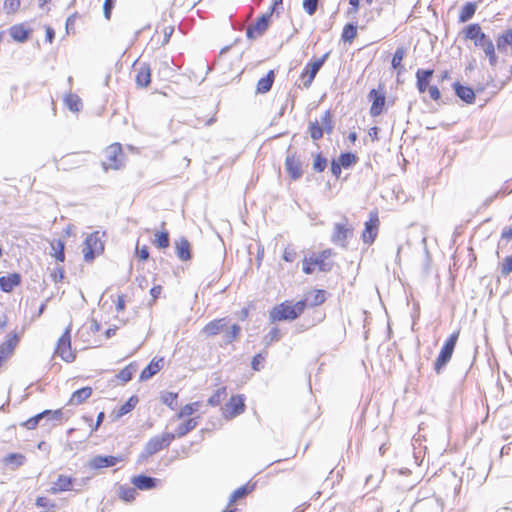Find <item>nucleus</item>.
<instances>
[{
	"label": "nucleus",
	"instance_id": "nucleus-1",
	"mask_svg": "<svg viewBox=\"0 0 512 512\" xmlns=\"http://www.w3.org/2000/svg\"><path fill=\"white\" fill-rule=\"evenodd\" d=\"M465 37L474 42L476 47L483 50L485 56L489 60V64L495 67L498 63V57L495 52V45L491 38H489L477 23L468 25L465 30Z\"/></svg>",
	"mask_w": 512,
	"mask_h": 512
},
{
	"label": "nucleus",
	"instance_id": "nucleus-2",
	"mask_svg": "<svg viewBox=\"0 0 512 512\" xmlns=\"http://www.w3.org/2000/svg\"><path fill=\"white\" fill-rule=\"evenodd\" d=\"M241 327L234 323L231 324L228 318L215 319L209 322L203 329L208 336L221 335L225 344L232 343L239 335Z\"/></svg>",
	"mask_w": 512,
	"mask_h": 512
},
{
	"label": "nucleus",
	"instance_id": "nucleus-3",
	"mask_svg": "<svg viewBox=\"0 0 512 512\" xmlns=\"http://www.w3.org/2000/svg\"><path fill=\"white\" fill-rule=\"evenodd\" d=\"M306 308V302L297 301L294 304L283 302L272 308L269 313L271 322L294 320L299 317Z\"/></svg>",
	"mask_w": 512,
	"mask_h": 512
},
{
	"label": "nucleus",
	"instance_id": "nucleus-4",
	"mask_svg": "<svg viewBox=\"0 0 512 512\" xmlns=\"http://www.w3.org/2000/svg\"><path fill=\"white\" fill-rule=\"evenodd\" d=\"M174 439H175L174 433H168V432L163 433L162 435H157V436L152 437L147 442L142 454L139 456V461H143V460L147 459L149 456L168 447Z\"/></svg>",
	"mask_w": 512,
	"mask_h": 512
},
{
	"label": "nucleus",
	"instance_id": "nucleus-5",
	"mask_svg": "<svg viewBox=\"0 0 512 512\" xmlns=\"http://www.w3.org/2000/svg\"><path fill=\"white\" fill-rule=\"evenodd\" d=\"M124 154L121 146L118 143L112 144L105 150V160L103 161V168L119 169L123 165Z\"/></svg>",
	"mask_w": 512,
	"mask_h": 512
},
{
	"label": "nucleus",
	"instance_id": "nucleus-6",
	"mask_svg": "<svg viewBox=\"0 0 512 512\" xmlns=\"http://www.w3.org/2000/svg\"><path fill=\"white\" fill-rule=\"evenodd\" d=\"M329 53H325L321 58L316 59L306 65L305 69L301 74V78L304 80L303 85L305 88H309L316 77L319 70L327 60Z\"/></svg>",
	"mask_w": 512,
	"mask_h": 512
},
{
	"label": "nucleus",
	"instance_id": "nucleus-7",
	"mask_svg": "<svg viewBox=\"0 0 512 512\" xmlns=\"http://www.w3.org/2000/svg\"><path fill=\"white\" fill-rule=\"evenodd\" d=\"M101 251H103V244L98 238L97 234L88 235L83 248L85 261H92L95 258V255Z\"/></svg>",
	"mask_w": 512,
	"mask_h": 512
},
{
	"label": "nucleus",
	"instance_id": "nucleus-8",
	"mask_svg": "<svg viewBox=\"0 0 512 512\" xmlns=\"http://www.w3.org/2000/svg\"><path fill=\"white\" fill-rule=\"evenodd\" d=\"M272 11L269 13L262 14L256 21L255 24L250 25L247 28L246 36L248 39H256L264 34L269 27L270 18Z\"/></svg>",
	"mask_w": 512,
	"mask_h": 512
},
{
	"label": "nucleus",
	"instance_id": "nucleus-9",
	"mask_svg": "<svg viewBox=\"0 0 512 512\" xmlns=\"http://www.w3.org/2000/svg\"><path fill=\"white\" fill-rule=\"evenodd\" d=\"M63 413L60 409L58 410H45L34 417H31L27 421L23 423V426L29 430L35 429L39 422L43 419L47 421H59L62 417Z\"/></svg>",
	"mask_w": 512,
	"mask_h": 512
},
{
	"label": "nucleus",
	"instance_id": "nucleus-10",
	"mask_svg": "<svg viewBox=\"0 0 512 512\" xmlns=\"http://www.w3.org/2000/svg\"><path fill=\"white\" fill-rule=\"evenodd\" d=\"M135 66V82L137 87L146 88L151 83V68L147 63H136Z\"/></svg>",
	"mask_w": 512,
	"mask_h": 512
},
{
	"label": "nucleus",
	"instance_id": "nucleus-11",
	"mask_svg": "<svg viewBox=\"0 0 512 512\" xmlns=\"http://www.w3.org/2000/svg\"><path fill=\"white\" fill-rule=\"evenodd\" d=\"M368 98L372 101L370 108L371 116L376 117L381 115L384 111L386 102L385 93L376 89H372L368 94Z\"/></svg>",
	"mask_w": 512,
	"mask_h": 512
},
{
	"label": "nucleus",
	"instance_id": "nucleus-12",
	"mask_svg": "<svg viewBox=\"0 0 512 512\" xmlns=\"http://www.w3.org/2000/svg\"><path fill=\"white\" fill-rule=\"evenodd\" d=\"M75 480L66 475H59L56 481H54L49 489L51 494H58L65 491H79V489L74 488Z\"/></svg>",
	"mask_w": 512,
	"mask_h": 512
},
{
	"label": "nucleus",
	"instance_id": "nucleus-13",
	"mask_svg": "<svg viewBox=\"0 0 512 512\" xmlns=\"http://www.w3.org/2000/svg\"><path fill=\"white\" fill-rule=\"evenodd\" d=\"M121 460H122L121 457H115V456H111V455H108V456L97 455V456L93 457L88 462V466L91 469L98 470V469H102V468H106V467H113Z\"/></svg>",
	"mask_w": 512,
	"mask_h": 512
},
{
	"label": "nucleus",
	"instance_id": "nucleus-14",
	"mask_svg": "<svg viewBox=\"0 0 512 512\" xmlns=\"http://www.w3.org/2000/svg\"><path fill=\"white\" fill-rule=\"evenodd\" d=\"M285 168L293 180H297L302 176V165L296 156L288 154L285 160Z\"/></svg>",
	"mask_w": 512,
	"mask_h": 512
},
{
	"label": "nucleus",
	"instance_id": "nucleus-15",
	"mask_svg": "<svg viewBox=\"0 0 512 512\" xmlns=\"http://www.w3.org/2000/svg\"><path fill=\"white\" fill-rule=\"evenodd\" d=\"M378 222L377 216H371L370 220L365 223V229L362 234L365 243L371 244L374 242L378 232Z\"/></svg>",
	"mask_w": 512,
	"mask_h": 512
},
{
	"label": "nucleus",
	"instance_id": "nucleus-16",
	"mask_svg": "<svg viewBox=\"0 0 512 512\" xmlns=\"http://www.w3.org/2000/svg\"><path fill=\"white\" fill-rule=\"evenodd\" d=\"M164 366V359L154 358L141 372L140 381H146L158 373Z\"/></svg>",
	"mask_w": 512,
	"mask_h": 512
},
{
	"label": "nucleus",
	"instance_id": "nucleus-17",
	"mask_svg": "<svg viewBox=\"0 0 512 512\" xmlns=\"http://www.w3.org/2000/svg\"><path fill=\"white\" fill-rule=\"evenodd\" d=\"M434 71L431 69H418L416 72L417 89L420 93H424L430 86L429 82Z\"/></svg>",
	"mask_w": 512,
	"mask_h": 512
},
{
	"label": "nucleus",
	"instance_id": "nucleus-18",
	"mask_svg": "<svg viewBox=\"0 0 512 512\" xmlns=\"http://www.w3.org/2000/svg\"><path fill=\"white\" fill-rule=\"evenodd\" d=\"M21 283V276L18 273H11L7 276L0 277V289L3 292H11L14 287Z\"/></svg>",
	"mask_w": 512,
	"mask_h": 512
},
{
	"label": "nucleus",
	"instance_id": "nucleus-19",
	"mask_svg": "<svg viewBox=\"0 0 512 512\" xmlns=\"http://www.w3.org/2000/svg\"><path fill=\"white\" fill-rule=\"evenodd\" d=\"M157 479L146 476V475H137L134 476L131 480L132 484L135 486V488L139 490H149L156 486Z\"/></svg>",
	"mask_w": 512,
	"mask_h": 512
},
{
	"label": "nucleus",
	"instance_id": "nucleus-20",
	"mask_svg": "<svg viewBox=\"0 0 512 512\" xmlns=\"http://www.w3.org/2000/svg\"><path fill=\"white\" fill-rule=\"evenodd\" d=\"M455 94L465 103L471 104L475 100V93L472 88L463 86L459 82L453 84Z\"/></svg>",
	"mask_w": 512,
	"mask_h": 512
},
{
	"label": "nucleus",
	"instance_id": "nucleus-21",
	"mask_svg": "<svg viewBox=\"0 0 512 512\" xmlns=\"http://www.w3.org/2000/svg\"><path fill=\"white\" fill-rule=\"evenodd\" d=\"M92 395L91 387H83L72 393L68 405L77 406L84 403Z\"/></svg>",
	"mask_w": 512,
	"mask_h": 512
},
{
	"label": "nucleus",
	"instance_id": "nucleus-22",
	"mask_svg": "<svg viewBox=\"0 0 512 512\" xmlns=\"http://www.w3.org/2000/svg\"><path fill=\"white\" fill-rule=\"evenodd\" d=\"M349 232L350 230L346 227L345 224L336 223L334 226V232L331 237L332 242L344 247Z\"/></svg>",
	"mask_w": 512,
	"mask_h": 512
},
{
	"label": "nucleus",
	"instance_id": "nucleus-23",
	"mask_svg": "<svg viewBox=\"0 0 512 512\" xmlns=\"http://www.w3.org/2000/svg\"><path fill=\"white\" fill-rule=\"evenodd\" d=\"M175 249L177 257L182 261L191 259L190 243L182 237L175 242Z\"/></svg>",
	"mask_w": 512,
	"mask_h": 512
},
{
	"label": "nucleus",
	"instance_id": "nucleus-24",
	"mask_svg": "<svg viewBox=\"0 0 512 512\" xmlns=\"http://www.w3.org/2000/svg\"><path fill=\"white\" fill-rule=\"evenodd\" d=\"M325 295L326 292L324 290H313L307 293L305 298L303 300H300V302H306V306H318L325 301Z\"/></svg>",
	"mask_w": 512,
	"mask_h": 512
},
{
	"label": "nucleus",
	"instance_id": "nucleus-25",
	"mask_svg": "<svg viewBox=\"0 0 512 512\" xmlns=\"http://www.w3.org/2000/svg\"><path fill=\"white\" fill-rule=\"evenodd\" d=\"M496 47L500 53H506L512 47V28L507 29L496 39Z\"/></svg>",
	"mask_w": 512,
	"mask_h": 512
},
{
	"label": "nucleus",
	"instance_id": "nucleus-26",
	"mask_svg": "<svg viewBox=\"0 0 512 512\" xmlns=\"http://www.w3.org/2000/svg\"><path fill=\"white\" fill-rule=\"evenodd\" d=\"M20 333H9L0 345V352H13L20 341Z\"/></svg>",
	"mask_w": 512,
	"mask_h": 512
},
{
	"label": "nucleus",
	"instance_id": "nucleus-27",
	"mask_svg": "<svg viewBox=\"0 0 512 512\" xmlns=\"http://www.w3.org/2000/svg\"><path fill=\"white\" fill-rule=\"evenodd\" d=\"M275 79L274 71L270 70L265 77H262L258 80L256 86L257 93H267L272 88L273 82Z\"/></svg>",
	"mask_w": 512,
	"mask_h": 512
},
{
	"label": "nucleus",
	"instance_id": "nucleus-28",
	"mask_svg": "<svg viewBox=\"0 0 512 512\" xmlns=\"http://www.w3.org/2000/svg\"><path fill=\"white\" fill-rule=\"evenodd\" d=\"M11 38L17 42H25L29 37V30L23 25H14L9 29Z\"/></svg>",
	"mask_w": 512,
	"mask_h": 512
},
{
	"label": "nucleus",
	"instance_id": "nucleus-29",
	"mask_svg": "<svg viewBox=\"0 0 512 512\" xmlns=\"http://www.w3.org/2000/svg\"><path fill=\"white\" fill-rule=\"evenodd\" d=\"M139 399L137 396L133 395L131 396L126 403H124L117 411L115 415V420L120 419L122 416L126 415L127 413L131 412L135 406L138 404Z\"/></svg>",
	"mask_w": 512,
	"mask_h": 512
},
{
	"label": "nucleus",
	"instance_id": "nucleus-30",
	"mask_svg": "<svg viewBox=\"0 0 512 512\" xmlns=\"http://www.w3.org/2000/svg\"><path fill=\"white\" fill-rule=\"evenodd\" d=\"M255 488V484H245L239 488H237L230 496L229 504L235 503L237 500L245 497L249 493H251Z\"/></svg>",
	"mask_w": 512,
	"mask_h": 512
},
{
	"label": "nucleus",
	"instance_id": "nucleus-31",
	"mask_svg": "<svg viewBox=\"0 0 512 512\" xmlns=\"http://www.w3.org/2000/svg\"><path fill=\"white\" fill-rule=\"evenodd\" d=\"M227 407L231 409L232 416L241 414L245 407L244 398L240 395L233 396L227 404Z\"/></svg>",
	"mask_w": 512,
	"mask_h": 512
},
{
	"label": "nucleus",
	"instance_id": "nucleus-32",
	"mask_svg": "<svg viewBox=\"0 0 512 512\" xmlns=\"http://www.w3.org/2000/svg\"><path fill=\"white\" fill-rule=\"evenodd\" d=\"M477 6L473 2H467L461 9L459 14V22L465 23L469 21L475 14Z\"/></svg>",
	"mask_w": 512,
	"mask_h": 512
},
{
	"label": "nucleus",
	"instance_id": "nucleus-33",
	"mask_svg": "<svg viewBox=\"0 0 512 512\" xmlns=\"http://www.w3.org/2000/svg\"><path fill=\"white\" fill-rule=\"evenodd\" d=\"M198 422H197V419L196 418H190L188 419L187 421L183 422L182 424H180L177 429H176V433L174 434L175 437H183L185 436L187 433H189L190 431H192L193 429L196 428Z\"/></svg>",
	"mask_w": 512,
	"mask_h": 512
},
{
	"label": "nucleus",
	"instance_id": "nucleus-34",
	"mask_svg": "<svg viewBox=\"0 0 512 512\" xmlns=\"http://www.w3.org/2000/svg\"><path fill=\"white\" fill-rule=\"evenodd\" d=\"M25 456L20 453H11L4 459L6 465L11 466V469L15 470L25 463Z\"/></svg>",
	"mask_w": 512,
	"mask_h": 512
},
{
	"label": "nucleus",
	"instance_id": "nucleus-35",
	"mask_svg": "<svg viewBox=\"0 0 512 512\" xmlns=\"http://www.w3.org/2000/svg\"><path fill=\"white\" fill-rule=\"evenodd\" d=\"M70 349H71L70 330L66 329L65 332L58 339L54 352H66L67 350H70Z\"/></svg>",
	"mask_w": 512,
	"mask_h": 512
},
{
	"label": "nucleus",
	"instance_id": "nucleus-36",
	"mask_svg": "<svg viewBox=\"0 0 512 512\" xmlns=\"http://www.w3.org/2000/svg\"><path fill=\"white\" fill-rule=\"evenodd\" d=\"M357 36V24L348 23L344 26L341 38L344 42L351 43Z\"/></svg>",
	"mask_w": 512,
	"mask_h": 512
},
{
	"label": "nucleus",
	"instance_id": "nucleus-37",
	"mask_svg": "<svg viewBox=\"0 0 512 512\" xmlns=\"http://www.w3.org/2000/svg\"><path fill=\"white\" fill-rule=\"evenodd\" d=\"M138 370V365L135 363H131L127 365L124 369H122L117 377L123 382L126 383L132 379L133 374Z\"/></svg>",
	"mask_w": 512,
	"mask_h": 512
},
{
	"label": "nucleus",
	"instance_id": "nucleus-38",
	"mask_svg": "<svg viewBox=\"0 0 512 512\" xmlns=\"http://www.w3.org/2000/svg\"><path fill=\"white\" fill-rule=\"evenodd\" d=\"M64 102L66 106L73 112H78L81 107V99L76 94H69L65 97Z\"/></svg>",
	"mask_w": 512,
	"mask_h": 512
},
{
	"label": "nucleus",
	"instance_id": "nucleus-39",
	"mask_svg": "<svg viewBox=\"0 0 512 512\" xmlns=\"http://www.w3.org/2000/svg\"><path fill=\"white\" fill-rule=\"evenodd\" d=\"M153 243L160 249H165L169 247V233L167 231L156 232L155 240L153 241Z\"/></svg>",
	"mask_w": 512,
	"mask_h": 512
},
{
	"label": "nucleus",
	"instance_id": "nucleus-40",
	"mask_svg": "<svg viewBox=\"0 0 512 512\" xmlns=\"http://www.w3.org/2000/svg\"><path fill=\"white\" fill-rule=\"evenodd\" d=\"M64 243L61 240L53 242L51 248L53 253L51 255L56 258L57 261L63 262L65 260Z\"/></svg>",
	"mask_w": 512,
	"mask_h": 512
},
{
	"label": "nucleus",
	"instance_id": "nucleus-41",
	"mask_svg": "<svg viewBox=\"0 0 512 512\" xmlns=\"http://www.w3.org/2000/svg\"><path fill=\"white\" fill-rule=\"evenodd\" d=\"M320 126L323 128V132L331 133L333 130L332 115L329 110L325 111L321 116Z\"/></svg>",
	"mask_w": 512,
	"mask_h": 512
},
{
	"label": "nucleus",
	"instance_id": "nucleus-42",
	"mask_svg": "<svg viewBox=\"0 0 512 512\" xmlns=\"http://www.w3.org/2000/svg\"><path fill=\"white\" fill-rule=\"evenodd\" d=\"M309 133L314 141H317L323 137V128L320 126L318 121L309 123Z\"/></svg>",
	"mask_w": 512,
	"mask_h": 512
},
{
	"label": "nucleus",
	"instance_id": "nucleus-43",
	"mask_svg": "<svg viewBox=\"0 0 512 512\" xmlns=\"http://www.w3.org/2000/svg\"><path fill=\"white\" fill-rule=\"evenodd\" d=\"M226 388L222 387L215 391V393L208 399V404L211 406L219 405L226 397Z\"/></svg>",
	"mask_w": 512,
	"mask_h": 512
},
{
	"label": "nucleus",
	"instance_id": "nucleus-44",
	"mask_svg": "<svg viewBox=\"0 0 512 512\" xmlns=\"http://www.w3.org/2000/svg\"><path fill=\"white\" fill-rule=\"evenodd\" d=\"M405 57L404 47H398L393 55L391 65L394 69L402 68V61Z\"/></svg>",
	"mask_w": 512,
	"mask_h": 512
},
{
	"label": "nucleus",
	"instance_id": "nucleus-45",
	"mask_svg": "<svg viewBox=\"0 0 512 512\" xmlns=\"http://www.w3.org/2000/svg\"><path fill=\"white\" fill-rule=\"evenodd\" d=\"M338 162L344 168H349L356 162V156L353 153L345 152L339 156Z\"/></svg>",
	"mask_w": 512,
	"mask_h": 512
},
{
	"label": "nucleus",
	"instance_id": "nucleus-46",
	"mask_svg": "<svg viewBox=\"0 0 512 512\" xmlns=\"http://www.w3.org/2000/svg\"><path fill=\"white\" fill-rule=\"evenodd\" d=\"M199 407V402H194V403H191V404H187L185 406H183L179 413L177 414V418H184V417H188L190 415H192L195 411H197Z\"/></svg>",
	"mask_w": 512,
	"mask_h": 512
},
{
	"label": "nucleus",
	"instance_id": "nucleus-47",
	"mask_svg": "<svg viewBox=\"0 0 512 512\" xmlns=\"http://www.w3.org/2000/svg\"><path fill=\"white\" fill-rule=\"evenodd\" d=\"M137 494L136 489L132 487H121L120 488V497L125 501H132L135 499V495Z\"/></svg>",
	"mask_w": 512,
	"mask_h": 512
},
{
	"label": "nucleus",
	"instance_id": "nucleus-48",
	"mask_svg": "<svg viewBox=\"0 0 512 512\" xmlns=\"http://www.w3.org/2000/svg\"><path fill=\"white\" fill-rule=\"evenodd\" d=\"M313 263L319 268L320 271L323 272H328L332 268V263L327 262L322 256H317L314 258Z\"/></svg>",
	"mask_w": 512,
	"mask_h": 512
},
{
	"label": "nucleus",
	"instance_id": "nucleus-49",
	"mask_svg": "<svg viewBox=\"0 0 512 512\" xmlns=\"http://www.w3.org/2000/svg\"><path fill=\"white\" fill-rule=\"evenodd\" d=\"M327 167V160L324 158L321 154H317L315 156L314 162H313V169L316 172H323L325 168Z\"/></svg>",
	"mask_w": 512,
	"mask_h": 512
},
{
	"label": "nucleus",
	"instance_id": "nucleus-50",
	"mask_svg": "<svg viewBox=\"0 0 512 512\" xmlns=\"http://www.w3.org/2000/svg\"><path fill=\"white\" fill-rule=\"evenodd\" d=\"M162 402L169 406L171 409H175L177 394L173 392H165L162 397Z\"/></svg>",
	"mask_w": 512,
	"mask_h": 512
},
{
	"label": "nucleus",
	"instance_id": "nucleus-51",
	"mask_svg": "<svg viewBox=\"0 0 512 512\" xmlns=\"http://www.w3.org/2000/svg\"><path fill=\"white\" fill-rule=\"evenodd\" d=\"M303 9L305 12L312 16L316 13L318 8V0H303Z\"/></svg>",
	"mask_w": 512,
	"mask_h": 512
},
{
	"label": "nucleus",
	"instance_id": "nucleus-52",
	"mask_svg": "<svg viewBox=\"0 0 512 512\" xmlns=\"http://www.w3.org/2000/svg\"><path fill=\"white\" fill-rule=\"evenodd\" d=\"M452 354H439L434 368L437 373H440V370L450 361Z\"/></svg>",
	"mask_w": 512,
	"mask_h": 512
},
{
	"label": "nucleus",
	"instance_id": "nucleus-53",
	"mask_svg": "<svg viewBox=\"0 0 512 512\" xmlns=\"http://www.w3.org/2000/svg\"><path fill=\"white\" fill-rule=\"evenodd\" d=\"M458 339V334H452L450 337L446 340L445 344L441 348L440 352H453L456 342Z\"/></svg>",
	"mask_w": 512,
	"mask_h": 512
},
{
	"label": "nucleus",
	"instance_id": "nucleus-54",
	"mask_svg": "<svg viewBox=\"0 0 512 512\" xmlns=\"http://www.w3.org/2000/svg\"><path fill=\"white\" fill-rule=\"evenodd\" d=\"M512 273V255L507 256L501 264L502 276H507Z\"/></svg>",
	"mask_w": 512,
	"mask_h": 512
},
{
	"label": "nucleus",
	"instance_id": "nucleus-55",
	"mask_svg": "<svg viewBox=\"0 0 512 512\" xmlns=\"http://www.w3.org/2000/svg\"><path fill=\"white\" fill-rule=\"evenodd\" d=\"M264 357L263 354H256L252 359L251 365L253 370L259 371L264 367Z\"/></svg>",
	"mask_w": 512,
	"mask_h": 512
},
{
	"label": "nucleus",
	"instance_id": "nucleus-56",
	"mask_svg": "<svg viewBox=\"0 0 512 512\" xmlns=\"http://www.w3.org/2000/svg\"><path fill=\"white\" fill-rule=\"evenodd\" d=\"M4 7L10 13H15L20 7V0H5Z\"/></svg>",
	"mask_w": 512,
	"mask_h": 512
},
{
	"label": "nucleus",
	"instance_id": "nucleus-57",
	"mask_svg": "<svg viewBox=\"0 0 512 512\" xmlns=\"http://www.w3.org/2000/svg\"><path fill=\"white\" fill-rule=\"evenodd\" d=\"M115 1L116 0H105L104 1L103 11H104V16L107 20H109L111 17V13H112V9L114 7Z\"/></svg>",
	"mask_w": 512,
	"mask_h": 512
},
{
	"label": "nucleus",
	"instance_id": "nucleus-58",
	"mask_svg": "<svg viewBox=\"0 0 512 512\" xmlns=\"http://www.w3.org/2000/svg\"><path fill=\"white\" fill-rule=\"evenodd\" d=\"M36 505L40 508H46L51 509L55 507V504L52 503L48 498L46 497H38L36 499Z\"/></svg>",
	"mask_w": 512,
	"mask_h": 512
},
{
	"label": "nucleus",
	"instance_id": "nucleus-59",
	"mask_svg": "<svg viewBox=\"0 0 512 512\" xmlns=\"http://www.w3.org/2000/svg\"><path fill=\"white\" fill-rule=\"evenodd\" d=\"M314 263H313V258H310V259H307L305 258L303 260V267H302V270L305 274H311L313 273L314 271Z\"/></svg>",
	"mask_w": 512,
	"mask_h": 512
},
{
	"label": "nucleus",
	"instance_id": "nucleus-60",
	"mask_svg": "<svg viewBox=\"0 0 512 512\" xmlns=\"http://www.w3.org/2000/svg\"><path fill=\"white\" fill-rule=\"evenodd\" d=\"M297 253L294 249L287 247L283 253V259L286 262H293L296 259Z\"/></svg>",
	"mask_w": 512,
	"mask_h": 512
},
{
	"label": "nucleus",
	"instance_id": "nucleus-61",
	"mask_svg": "<svg viewBox=\"0 0 512 512\" xmlns=\"http://www.w3.org/2000/svg\"><path fill=\"white\" fill-rule=\"evenodd\" d=\"M51 277L54 282L61 281L64 278V270L62 267H56L51 273Z\"/></svg>",
	"mask_w": 512,
	"mask_h": 512
},
{
	"label": "nucleus",
	"instance_id": "nucleus-62",
	"mask_svg": "<svg viewBox=\"0 0 512 512\" xmlns=\"http://www.w3.org/2000/svg\"><path fill=\"white\" fill-rule=\"evenodd\" d=\"M136 253L140 260L146 261L149 258V250L147 246H143L142 248L136 247Z\"/></svg>",
	"mask_w": 512,
	"mask_h": 512
},
{
	"label": "nucleus",
	"instance_id": "nucleus-63",
	"mask_svg": "<svg viewBox=\"0 0 512 512\" xmlns=\"http://www.w3.org/2000/svg\"><path fill=\"white\" fill-rule=\"evenodd\" d=\"M351 7L347 10V16H352L358 11L360 0H349Z\"/></svg>",
	"mask_w": 512,
	"mask_h": 512
},
{
	"label": "nucleus",
	"instance_id": "nucleus-64",
	"mask_svg": "<svg viewBox=\"0 0 512 512\" xmlns=\"http://www.w3.org/2000/svg\"><path fill=\"white\" fill-rule=\"evenodd\" d=\"M429 95L434 101H438L441 98V93L436 86H430L428 88Z\"/></svg>",
	"mask_w": 512,
	"mask_h": 512
}]
</instances>
